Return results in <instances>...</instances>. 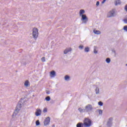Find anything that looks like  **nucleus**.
<instances>
[{
	"mask_svg": "<svg viewBox=\"0 0 127 127\" xmlns=\"http://www.w3.org/2000/svg\"><path fill=\"white\" fill-rule=\"evenodd\" d=\"M72 51V49L71 48H66L64 51V54H67L68 52H71Z\"/></svg>",
	"mask_w": 127,
	"mask_h": 127,
	"instance_id": "1a4fd4ad",
	"label": "nucleus"
},
{
	"mask_svg": "<svg viewBox=\"0 0 127 127\" xmlns=\"http://www.w3.org/2000/svg\"><path fill=\"white\" fill-rule=\"evenodd\" d=\"M84 110L85 111V113H91V112L94 110V108L92 105L88 104L85 107Z\"/></svg>",
	"mask_w": 127,
	"mask_h": 127,
	"instance_id": "f03ea898",
	"label": "nucleus"
},
{
	"mask_svg": "<svg viewBox=\"0 0 127 127\" xmlns=\"http://www.w3.org/2000/svg\"><path fill=\"white\" fill-rule=\"evenodd\" d=\"M93 32L95 34H97V35L101 34V31H100L99 30H94Z\"/></svg>",
	"mask_w": 127,
	"mask_h": 127,
	"instance_id": "ddd939ff",
	"label": "nucleus"
},
{
	"mask_svg": "<svg viewBox=\"0 0 127 127\" xmlns=\"http://www.w3.org/2000/svg\"><path fill=\"white\" fill-rule=\"evenodd\" d=\"M95 93H96V95L100 94V89L99 88V87H96Z\"/></svg>",
	"mask_w": 127,
	"mask_h": 127,
	"instance_id": "4468645a",
	"label": "nucleus"
},
{
	"mask_svg": "<svg viewBox=\"0 0 127 127\" xmlns=\"http://www.w3.org/2000/svg\"><path fill=\"white\" fill-rule=\"evenodd\" d=\"M84 51L85 52H89V51H90V48H89L88 47H85L84 49Z\"/></svg>",
	"mask_w": 127,
	"mask_h": 127,
	"instance_id": "412c9836",
	"label": "nucleus"
},
{
	"mask_svg": "<svg viewBox=\"0 0 127 127\" xmlns=\"http://www.w3.org/2000/svg\"><path fill=\"white\" fill-rule=\"evenodd\" d=\"M49 123H50V117H48L46 118L45 120L44 121V126H48V125H49Z\"/></svg>",
	"mask_w": 127,
	"mask_h": 127,
	"instance_id": "423d86ee",
	"label": "nucleus"
},
{
	"mask_svg": "<svg viewBox=\"0 0 127 127\" xmlns=\"http://www.w3.org/2000/svg\"><path fill=\"white\" fill-rule=\"evenodd\" d=\"M99 5H100V1H97L96 2V6H99Z\"/></svg>",
	"mask_w": 127,
	"mask_h": 127,
	"instance_id": "2f4dec72",
	"label": "nucleus"
},
{
	"mask_svg": "<svg viewBox=\"0 0 127 127\" xmlns=\"http://www.w3.org/2000/svg\"><path fill=\"white\" fill-rule=\"evenodd\" d=\"M112 52L116 54V51L115 50H112Z\"/></svg>",
	"mask_w": 127,
	"mask_h": 127,
	"instance_id": "f704fd0d",
	"label": "nucleus"
},
{
	"mask_svg": "<svg viewBox=\"0 0 127 127\" xmlns=\"http://www.w3.org/2000/svg\"><path fill=\"white\" fill-rule=\"evenodd\" d=\"M32 36L34 39H37V37H38V29L37 28H34L33 29Z\"/></svg>",
	"mask_w": 127,
	"mask_h": 127,
	"instance_id": "7ed1b4c3",
	"label": "nucleus"
},
{
	"mask_svg": "<svg viewBox=\"0 0 127 127\" xmlns=\"http://www.w3.org/2000/svg\"><path fill=\"white\" fill-rule=\"evenodd\" d=\"M64 80L65 81H69L70 80V76H69V75H66L64 76Z\"/></svg>",
	"mask_w": 127,
	"mask_h": 127,
	"instance_id": "a211bd4d",
	"label": "nucleus"
},
{
	"mask_svg": "<svg viewBox=\"0 0 127 127\" xmlns=\"http://www.w3.org/2000/svg\"><path fill=\"white\" fill-rule=\"evenodd\" d=\"M22 101H23L22 99L20 101V102L18 103V105L17 106V109L18 108L20 109L21 108V103H22Z\"/></svg>",
	"mask_w": 127,
	"mask_h": 127,
	"instance_id": "f8f14e48",
	"label": "nucleus"
},
{
	"mask_svg": "<svg viewBox=\"0 0 127 127\" xmlns=\"http://www.w3.org/2000/svg\"><path fill=\"white\" fill-rule=\"evenodd\" d=\"M83 126L84 127H90L92 126V121L89 118H85L83 121Z\"/></svg>",
	"mask_w": 127,
	"mask_h": 127,
	"instance_id": "f257e3e1",
	"label": "nucleus"
},
{
	"mask_svg": "<svg viewBox=\"0 0 127 127\" xmlns=\"http://www.w3.org/2000/svg\"><path fill=\"white\" fill-rule=\"evenodd\" d=\"M125 9L126 11L127 12V4L125 6Z\"/></svg>",
	"mask_w": 127,
	"mask_h": 127,
	"instance_id": "473e14b6",
	"label": "nucleus"
},
{
	"mask_svg": "<svg viewBox=\"0 0 127 127\" xmlns=\"http://www.w3.org/2000/svg\"><path fill=\"white\" fill-rule=\"evenodd\" d=\"M45 100H46L48 101H50V96H47L46 97Z\"/></svg>",
	"mask_w": 127,
	"mask_h": 127,
	"instance_id": "bb28decb",
	"label": "nucleus"
},
{
	"mask_svg": "<svg viewBox=\"0 0 127 127\" xmlns=\"http://www.w3.org/2000/svg\"><path fill=\"white\" fill-rule=\"evenodd\" d=\"M83 126H84V123H78L76 125V127H83Z\"/></svg>",
	"mask_w": 127,
	"mask_h": 127,
	"instance_id": "dca6fc26",
	"label": "nucleus"
},
{
	"mask_svg": "<svg viewBox=\"0 0 127 127\" xmlns=\"http://www.w3.org/2000/svg\"><path fill=\"white\" fill-rule=\"evenodd\" d=\"M41 113H42L41 110L39 109H37L36 110V112H35V115L36 116V117L41 116Z\"/></svg>",
	"mask_w": 127,
	"mask_h": 127,
	"instance_id": "0eeeda50",
	"label": "nucleus"
},
{
	"mask_svg": "<svg viewBox=\"0 0 127 127\" xmlns=\"http://www.w3.org/2000/svg\"><path fill=\"white\" fill-rule=\"evenodd\" d=\"M43 113H47V108H44V109Z\"/></svg>",
	"mask_w": 127,
	"mask_h": 127,
	"instance_id": "7c9ffc66",
	"label": "nucleus"
},
{
	"mask_svg": "<svg viewBox=\"0 0 127 127\" xmlns=\"http://www.w3.org/2000/svg\"><path fill=\"white\" fill-rule=\"evenodd\" d=\"M78 110L79 111V112H80V113H86L85 108L82 109L81 108H78Z\"/></svg>",
	"mask_w": 127,
	"mask_h": 127,
	"instance_id": "2eb2a0df",
	"label": "nucleus"
},
{
	"mask_svg": "<svg viewBox=\"0 0 127 127\" xmlns=\"http://www.w3.org/2000/svg\"><path fill=\"white\" fill-rule=\"evenodd\" d=\"M121 3H122L121 0H117L115 1V5H119V4H121Z\"/></svg>",
	"mask_w": 127,
	"mask_h": 127,
	"instance_id": "f3484780",
	"label": "nucleus"
},
{
	"mask_svg": "<svg viewBox=\"0 0 127 127\" xmlns=\"http://www.w3.org/2000/svg\"><path fill=\"white\" fill-rule=\"evenodd\" d=\"M41 61L43 62H45V57H43L41 58Z\"/></svg>",
	"mask_w": 127,
	"mask_h": 127,
	"instance_id": "cd10ccee",
	"label": "nucleus"
},
{
	"mask_svg": "<svg viewBox=\"0 0 127 127\" xmlns=\"http://www.w3.org/2000/svg\"><path fill=\"white\" fill-rule=\"evenodd\" d=\"M116 15V11L115 9H112L107 13V17H114Z\"/></svg>",
	"mask_w": 127,
	"mask_h": 127,
	"instance_id": "20e7f679",
	"label": "nucleus"
},
{
	"mask_svg": "<svg viewBox=\"0 0 127 127\" xmlns=\"http://www.w3.org/2000/svg\"><path fill=\"white\" fill-rule=\"evenodd\" d=\"M47 94H49V92H47Z\"/></svg>",
	"mask_w": 127,
	"mask_h": 127,
	"instance_id": "c9c22d12",
	"label": "nucleus"
},
{
	"mask_svg": "<svg viewBox=\"0 0 127 127\" xmlns=\"http://www.w3.org/2000/svg\"><path fill=\"white\" fill-rule=\"evenodd\" d=\"M106 0H103L102 2V3H105V2H106Z\"/></svg>",
	"mask_w": 127,
	"mask_h": 127,
	"instance_id": "72a5a7b5",
	"label": "nucleus"
},
{
	"mask_svg": "<svg viewBox=\"0 0 127 127\" xmlns=\"http://www.w3.org/2000/svg\"><path fill=\"white\" fill-rule=\"evenodd\" d=\"M80 16L81 17V20H82L83 23H87V22H88L89 19L86 14L82 15V16Z\"/></svg>",
	"mask_w": 127,
	"mask_h": 127,
	"instance_id": "39448f33",
	"label": "nucleus"
},
{
	"mask_svg": "<svg viewBox=\"0 0 127 127\" xmlns=\"http://www.w3.org/2000/svg\"><path fill=\"white\" fill-rule=\"evenodd\" d=\"M39 125H40V122H39V120H37L36 122V126H39Z\"/></svg>",
	"mask_w": 127,
	"mask_h": 127,
	"instance_id": "a878e982",
	"label": "nucleus"
},
{
	"mask_svg": "<svg viewBox=\"0 0 127 127\" xmlns=\"http://www.w3.org/2000/svg\"><path fill=\"white\" fill-rule=\"evenodd\" d=\"M97 112H99V115H102V114H103V111H102V110H98Z\"/></svg>",
	"mask_w": 127,
	"mask_h": 127,
	"instance_id": "b1692460",
	"label": "nucleus"
},
{
	"mask_svg": "<svg viewBox=\"0 0 127 127\" xmlns=\"http://www.w3.org/2000/svg\"><path fill=\"white\" fill-rule=\"evenodd\" d=\"M18 111H19V109H16L13 114V116H16L18 113Z\"/></svg>",
	"mask_w": 127,
	"mask_h": 127,
	"instance_id": "aec40b11",
	"label": "nucleus"
},
{
	"mask_svg": "<svg viewBox=\"0 0 127 127\" xmlns=\"http://www.w3.org/2000/svg\"><path fill=\"white\" fill-rule=\"evenodd\" d=\"M112 120H113L112 118L109 119V120L108 121L107 124V127H112V125L113 124V122H112Z\"/></svg>",
	"mask_w": 127,
	"mask_h": 127,
	"instance_id": "6e6552de",
	"label": "nucleus"
},
{
	"mask_svg": "<svg viewBox=\"0 0 127 127\" xmlns=\"http://www.w3.org/2000/svg\"><path fill=\"white\" fill-rule=\"evenodd\" d=\"M98 105H99V106H103V102H101V101L99 102H98Z\"/></svg>",
	"mask_w": 127,
	"mask_h": 127,
	"instance_id": "c756f323",
	"label": "nucleus"
},
{
	"mask_svg": "<svg viewBox=\"0 0 127 127\" xmlns=\"http://www.w3.org/2000/svg\"><path fill=\"white\" fill-rule=\"evenodd\" d=\"M106 62L108 63V64L111 63V59L110 58H107L106 60Z\"/></svg>",
	"mask_w": 127,
	"mask_h": 127,
	"instance_id": "4be33fe9",
	"label": "nucleus"
},
{
	"mask_svg": "<svg viewBox=\"0 0 127 127\" xmlns=\"http://www.w3.org/2000/svg\"><path fill=\"white\" fill-rule=\"evenodd\" d=\"M84 13H85V10L81 9L79 11V16H81L82 15H84Z\"/></svg>",
	"mask_w": 127,
	"mask_h": 127,
	"instance_id": "9b49d317",
	"label": "nucleus"
},
{
	"mask_svg": "<svg viewBox=\"0 0 127 127\" xmlns=\"http://www.w3.org/2000/svg\"><path fill=\"white\" fill-rule=\"evenodd\" d=\"M126 66H127V64H126Z\"/></svg>",
	"mask_w": 127,
	"mask_h": 127,
	"instance_id": "e433bc0d",
	"label": "nucleus"
},
{
	"mask_svg": "<svg viewBox=\"0 0 127 127\" xmlns=\"http://www.w3.org/2000/svg\"><path fill=\"white\" fill-rule=\"evenodd\" d=\"M24 86L26 88L29 87L30 86V84H29V81L28 80H26L24 83Z\"/></svg>",
	"mask_w": 127,
	"mask_h": 127,
	"instance_id": "9d476101",
	"label": "nucleus"
},
{
	"mask_svg": "<svg viewBox=\"0 0 127 127\" xmlns=\"http://www.w3.org/2000/svg\"><path fill=\"white\" fill-rule=\"evenodd\" d=\"M94 53L95 54H97V53H98V51L96 50V47H94Z\"/></svg>",
	"mask_w": 127,
	"mask_h": 127,
	"instance_id": "393cba45",
	"label": "nucleus"
},
{
	"mask_svg": "<svg viewBox=\"0 0 127 127\" xmlns=\"http://www.w3.org/2000/svg\"><path fill=\"white\" fill-rule=\"evenodd\" d=\"M51 75L53 76V77H55V76H56V72H55V71L53 70L51 71Z\"/></svg>",
	"mask_w": 127,
	"mask_h": 127,
	"instance_id": "6ab92c4d",
	"label": "nucleus"
},
{
	"mask_svg": "<svg viewBox=\"0 0 127 127\" xmlns=\"http://www.w3.org/2000/svg\"><path fill=\"white\" fill-rule=\"evenodd\" d=\"M124 30L127 32V26H125L123 28Z\"/></svg>",
	"mask_w": 127,
	"mask_h": 127,
	"instance_id": "c85d7f7f",
	"label": "nucleus"
},
{
	"mask_svg": "<svg viewBox=\"0 0 127 127\" xmlns=\"http://www.w3.org/2000/svg\"><path fill=\"white\" fill-rule=\"evenodd\" d=\"M78 48L80 49V50H82V49H84V46L80 45L79 47Z\"/></svg>",
	"mask_w": 127,
	"mask_h": 127,
	"instance_id": "5701e85b",
	"label": "nucleus"
}]
</instances>
